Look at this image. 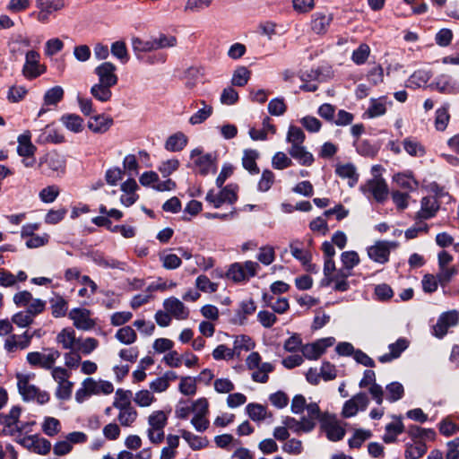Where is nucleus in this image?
Segmentation results:
<instances>
[{"mask_svg":"<svg viewBox=\"0 0 459 459\" xmlns=\"http://www.w3.org/2000/svg\"><path fill=\"white\" fill-rule=\"evenodd\" d=\"M16 378L19 393L25 402L36 401L42 405L49 401L50 395L47 391H42L30 384V375L17 374Z\"/></svg>","mask_w":459,"mask_h":459,"instance_id":"1","label":"nucleus"},{"mask_svg":"<svg viewBox=\"0 0 459 459\" xmlns=\"http://www.w3.org/2000/svg\"><path fill=\"white\" fill-rule=\"evenodd\" d=\"M66 160L64 155L56 152H49L39 158L38 167L41 174L52 177L64 174L65 171Z\"/></svg>","mask_w":459,"mask_h":459,"instance_id":"2","label":"nucleus"},{"mask_svg":"<svg viewBox=\"0 0 459 459\" xmlns=\"http://www.w3.org/2000/svg\"><path fill=\"white\" fill-rule=\"evenodd\" d=\"M259 268V264L254 261L234 263L230 265L226 272V277L236 283L247 281L256 274Z\"/></svg>","mask_w":459,"mask_h":459,"instance_id":"3","label":"nucleus"},{"mask_svg":"<svg viewBox=\"0 0 459 459\" xmlns=\"http://www.w3.org/2000/svg\"><path fill=\"white\" fill-rule=\"evenodd\" d=\"M70 372L62 367H56L51 371L53 379L57 383L55 395L58 400L66 401L71 398L74 383L69 380Z\"/></svg>","mask_w":459,"mask_h":459,"instance_id":"4","label":"nucleus"},{"mask_svg":"<svg viewBox=\"0 0 459 459\" xmlns=\"http://www.w3.org/2000/svg\"><path fill=\"white\" fill-rule=\"evenodd\" d=\"M168 423V415L163 411H155L148 417L147 435L150 441L159 444L164 439V428Z\"/></svg>","mask_w":459,"mask_h":459,"instance_id":"5","label":"nucleus"},{"mask_svg":"<svg viewBox=\"0 0 459 459\" xmlns=\"http://www.w3.org/2000/svg\"><path fill=\"white\" fill-rule=\"evenodd\" d=\"M360 191L368 199L372 197L377 203H384L388 196V186L380 177H374L359 186Z\"/></svg>","mask_w":459,"mask_h":459,"instance_id":"6","label":"nucleus"},{"mask_svg":"<svg viewBox=\"0 0 459 459\" xmlns=\"http://www.w3.org/2000/svg\"><path fill=\"white\" fill-rule=\"evenodd\" d=\"M190 159L193 160V168L202 176L210 172H216L215 157L212 153H203V150L195 148L190 152Z\"/></svg>","mask_w":459,"mask_h":459,"instance_id":"7","label":"nucleus"},{"mask_svg":"<svg viewBox=\"0 0 459 459\" xmlns=\"http://www.w3.org/2000/svg\"><path fill=\"white\" fill-rule=\"evenodd\" d=\"M237 185L230 184L223 187L218 194L213 190H210L205 197V200L211 204L214 208H220L224 204H234L238 200Z\"/></svg>","mask_w":459,"mask_h":459,"instance_id":"8","label":"nucleus"},{"mask_svg":"<svg viewBox=\"0 0 459 459\" xmlns=\"http://www.w3.org/2000/svg\"><path fill=\"white\" fill-rule=\"evenodd\" d=\"M61 353L56 349H48V353L31 351L27 354V361L32 367H38L44 369H53L56 359Z\"/></svg>","mask_w":459,"mask_h":459,"instance_id":"9","label":"nucleus"},{"mask_svg":"<svg viewBox=\"0 0 459 459\" xmlns=\"http://www.w3.org/2000/svg\"><path fill=\"white\" fill-rule=\"evenodd\" d=\"M40 55L36 50H30L25 55L22 74L29 80L36 79L47 71V67L39 63Z\"/></svg>","mask_w":459,"mask_h":459,"instance_id":"10","label":"nucleus"},{"mask_svg":"<svg viewBox=\"0 0 459 459\" xmlns=\"http://www.w3.org/2000/svg\"><path fill=\"white\" fill-rule=\"evenodd\" d=\"M64 0H36V7L39 12L36 14L37 20L41 23H48L50 16L57 11L65 8Z\"/></svg>","mask_w":459,"mask_h":459,"instance_id":"11","label":"nucleus"},{"mask_svg":"<svg viewBox=\"0 0 459 459\" xmlns=\"http://www.w3.org/2000/svg\"><path fill=\"white\" fill-rule=\"evenodd\" d=\"M334 342V337L322 338L312 343L303 345L301 347V352L306 359L315 360L319 359V357L325 353L326 349L333 346Z\"/></svg>","mask_w":459,"mask_h":459,"instance_id":"12","label":"nucleus"},{"mask_svg":"<svg viewBox=\"0 0 459 459\" xmlns=\"http://www.w3.org/2000/svg\"><path fill=\"white\" fill-rule=\"evenodd\" d=\"M459 323V315L455 310L442 313L436 325L433 326V334L441 339L448 332L450 327L457 325Z\"/></svg>","mask_w":459,"mask_h":459,"instance_id":"13","label":"nucleus"},{"mask_svg":"<svg viewBox=\"0 0 459 459\" xmlns=\"http://www.w3.org/2000/svg\"><path fill=\"white\" fill-rule=\"evenodd\" d=\"M18 442L28 450L41 455H48L51 449V443L39 435L23 437Z\"/></svg>","mask_w":459,"mask_h":459,"instance_id":"14","label":"nucleus"},{"mask_svg":"<svg viewBox=\"0 0 459 459\" xmlns=\"http://www.w3.org/2000/svg\"><path fill=\"white\" fill-rule=\"evenodd\" d=\"M368 404V398L366 393L359 392L346 401L342 407V415L344 418L355 416L359 411H365Z\"/></svg>","mask_w":459,"mask_h":459,"instance_id":"15","label":"nucleus"},{"mask_svg":"<svg viewBox=\"0 0 459 459\" xmlns=\"http://www.w3.org/2000/svg\"><path fill=\"white\" fill-rule=\"evenodd\" d=\"M395 247V242L377 241L373 246L368 247V255L376 263L385 264L389 260L391 248Z\"/></svg>","mask_w":459,"mask_h":459,"instance_id":"16","label":"nucleus"},{"mask_svg":"<svg viewBox=\"0 0 459 459\" xmlns=\"http://www.w3.org/2000/svg\"><path fill=\"white\" fill-rule=\"evenodd\" d=\"M69 318L73 320L74 325L82 331H89L92 329L96 323L91 317V311L86 308H73L69 312Z\"/></svg>","mask_w":459,"mask_h":459,"instance_id":"17","label":"nucleus"},{"mask_svg":"<svg viewBox=\"0 0 459 459\" xmlns=\"http://www.w3.org/2000/svg\"><path fill=\"white\" fill-rule=\"evenodd\" d=\"M116 71L117 67L111 62H103L94 69V73L99 78V82L112 87L118 82Z\"/></svg>","mask_w":459,"mask_h":459,"instance_id":"18","label":"nucleus"},{"mask_svg":"<svg viewBox=\"0 0 459 459\" xmlns=\"http://www.w3.org/2000/svg\"><path fill=\"white\" fill-rule=\"evenodd\" d=\"M30 345V336L29 331L22 334H10L4 341V348L8 353L16 352L29 348Z\"/></svg>","mask_w":459,"mask_h":459,"instance_id":"19","label":"nucleus"},{"mask_svg":"<svg viewBox=\"0 0 459 459\" xmlns=\"http://www.w3.org/2000/svg\"><path fill=\"white\" fill-rule=\"evenodd\" d=\"M246 413L255 422L261 423L268 420L269 422L273 420V412L269 411L267 407L257 403H250L246 406Z\"/></svg>","mask_w":459,"mask_h":459,"instance_id":"20","label":"nucleus"},{"mask_svg":"<svg viewBox=\"0 0 459 459\" xmlns=\"http://www.w3.org/2000/svg\"><path fill=\"white\" fill-rule=\"evenodd\" d=\"M163 307L165 310L178 320L186 319L189 316V310L182 301L175 297H170L164 300Z\"/></svg>","mask_w":459,"mask_h":459,"instance_id":"21","label":"nucleus"},{"mask_svg":"<svg viewBox=\"0 0 459 459\" xmlns=\"http://www.w3.org/2000/svg\"><path fill=\"white\" fill-rule=\"evenodd\" d=\"M132 48L135 57L139 61L144 60V55L149 52L155 51V44L153 37L150 39H142L139 37H134L132 39Z\"/></svg>","mask_w":459,"mask_h":459,"instance_id":"22","label":"nucleus"},{"mask_svg":"<svg viewBox=\"0 0 459 459\" xmlns=\"http://www.w3.org/2000/svg\"><path fill=\"white\" fill-rule=\"evenodd\" d=\"M282 424L296 434H299L300 432L308 433L312 431L316 425V423H313L310 419H303L302 417L300 420H298L290 416H286L282 419Z\"/></svg>","mask_w":459,"mask_h":459,"instance_id":"23","label":"nucleus"},{"mask_svg":"<svg viewBox=\"0 0 459 459\" xmlns=\"http://www.w3.org/2000/svg\"><path fill=\"white\" fill-rule=\"evenodd\" d=\"M439 209V204L434 196H425L420 201V210L417 212L416 218L429 220L433 218Z\"/></svg>","mask_w":459,"mask_h":459,"instance_id":"24","label":"nucleus"},{"mask_svg":"<svg viewBox=\"0 0 459 459\" xmlns=\"http://www.w3.org/2000/svg\"><path fill=\"white\" fill-rule=\"evenodd\" d=\"M430 87L436 88L439 92L446 94L457 93L459 91V83L446 74L437 76Z\"/></svg>","mask_w":459,"mask_h":459,"instance_id":"25","label":"nucleus"},{"mask_svg":"<svg viewBox=\"0 0 459 459\" xmlns=\"http://www.w3.org/2000/svg\"><path fill=\"white\" fill-rule=\"evenodd\" d=\"M288 152L301 166H311L315 160L313 154L303 144L290 146Z\"/></svg>","mask_w":459,"mask_h":459,"instance_id":"26","label":"nucleus"},{"mask_svg":"<svg viewBox=\"0 0 459 459\" xmlns=\"http://www.w3.org/2000/svg\"><path fill=\"white\" fill-rule=\"evenodd\" d=\"M333 21V14L317 12L312 15L311 29L316 34H325Z\"/></svg>","mask_w":459,"mask_h":459,"instance_id":"27","label":"nucleus"},{"mask_svg":"<svg viewBox=\"0 0 459 459\" xmlns=\"http://www.w3.org/2000/svg\"><path fill=\"white\" fill-rule=\"evenodd\" d=\"M113 118L105 115H97L90 118L88 127L95 134L106 133L113 125Z\"/></svg>","mask_w":459,"mask_h":459,"instance_id":"28","label":"nucleus"},{"mask_svg":"<svg viewBox=\"0 0 459 459\" xmlns=\"http://www.w3.org/2000/svg\"><path fill=\"white\" fill-rule=\"evenodd\" d=\"M290 251L292 256L299 260L303 265L311 266V254L304 248L302 241L299 239L292 240L290 243Z\"/></svg>","mask_w":459,"mask_h":459,"instance_id":"29","label":"nucleus"},{"mask_svg":"<svg viewBox=\"0 0 459 459\" xmlns=\"http://www.w3.org/2000/svg\"><path fill=\"white\" fill-rule=\"evenodd\" d=\"M386 112V98L370 99L369 106L365 111L363 117L374 118L385 115Z\"/></svg>","mask_w":459,"mask_h":459,"instance_id":"30","label":"nucleus"},{"mask_svg":"<svg viewBox=\"0 0 459 459\" xmlns=\"http://www.w3.org/2000/svg\"><path fill=\"white\" fill-rule=\"evenodd\" d=\"M335 173L341 178H347L350 186H354L358 180L359 175L356 171V168L351 163L340 164L335 168Z\"/></svg>","mask_w":459,"mask_h":459,"instance_id":"31","label":"nucleus"},{"mask_svg":"<svg viewBox=\"0 0 459 459\" xmlns=\"http://www.w3.org/2000/svg\"><path fill=\"white\" fill-rule=\"evenodd\" d=\"M21 416V408L13 406L6 414L0 415V424L9 429L10 433L13 434L18 426L19 418Z\"/></svg>","mask_w":459,"mask_h":459,"instance_id":"32","label":"nucleus"},{"mask_svg":"<svg viewBox=\"0 0 459 459\" xmlns=\"http://www.w3.org/2000/svg\"><path fill=\"white\" fill-rule=\"evenodd\" d=\"M60 121L67 130L74 134L83 130V119L77 114H64Z\"/></svg>","mask_w":459,"mask_h":459,"instance_id":"33","label":"nucleus"},{"mask_svg":"<svg viewBox=\"0 0 459 459\" xmlns=\"http://www.w3.org/2000/svg\"><path fill=\"white\" fill-rule=\"evenodd\" d=\"M412 441V443L406 444L404 456L407 459H419L426 454L428 446L422 440Z\"/></svg>","mask_w":459,"mask_h":459,"instance_id":"34","label":"nucleus"},{"mask_svg":"<svg viewBox=\"0 0 459 459\" xmlns=\"http://www.w3.org/2000/svg\"><path fill=\"white\" fill-rule=\"evenodd\" d=\"M385 432L383 436V441L385 444H391L396 441L397 436L404 431V425L399 419L396 421L390 422L385 426Z\"/></svg>","mask_w":459,"mask_h":459,"instance_id":"35","label":"nucleus"},{"mask_svg":"<svg viewBox=\"0 0 459 459\" xmlns=\"http://www.w3.org/2000/svg\"><path fill=\"white\" fill-rule=\"evenodd\" d=\"M408 434L412 440L433 441L436 438V432L433 429H424L416 425H411L408 429Z\"/></svg>","mask_w":459,"mask_h":459,"instance_id":"36","label":"nucleus"},{"mask_svg":"<svg viewBox=\"0 0 459 459\" xmlns=\"http://www.w3.org/2000/svg\"><path fill=\"white\" fill-rule=\"evenodd\" d=\"M51 314L54 317H63L66 315L68 310L67 301L59 294H55L49 299Z\"/></svg>","mask_w":459,"mask_h":459,"instance_id":"37","label":"nucleus"},{"mask_svg":"<svg viewBox=\"0 0 459 459\" xmlns=\"http://www.w3.org/2000/svg\"><path fill=\"white\" fill-rule=\"evenodd\" d=\"M56 342L62 345L63 349L73 350L74 346L79 343L75 338V332L72 328H65L56 335Z\"/></svg>","mask_w":459,"mask_h":459,"instance_id":"38","label":"nucleus"},{"mask_svg":"<svg viewBox=\"0 0 459 459\" xmlns=\"http://www.w3.org/2000/svg\"><path fill=\"white\" fill-rule=\"evenodd\" d=\"M187 144V137L181 132L170 135L166 143L165 149L169 152H180Z\"/></svg>","mask_w":459,"mask_h":459,"instance_id":"39","label":"nucleus"},{"mask_svg":"<svg viewBox=\"0 0 459 459\" xmlns=\"http://www.w3.org/2000/svg\"><path fill=\"white\" fill-rule=\"evenodd\" d=\"M117 420L123 427H131L138 417L137 411L133 406L117 408Z\"/></svg>","mask_w":459,"mask_h":459,"instance_id":"40","label":"nucleus"},{"mask_svg":"<svg viewBox=\"0 0 459 459\" xmlns=\"http://www.w3.org/2000/svg\"><path fill=\"white\" fill-rule=\"evenodd\" d=\"M258 152L255 150H245L242 158L243 167L252 175L259 173V168L256 164V159L258 158Z\"/></svg>","mask_w":459,"mask_h":459,"instance_id":"41","label":"nucleus"},{"mask_svg":"<svg viewBox=\"0 0 459 459\" xmlns=\"http://www.w3.org/2000/svg\"><path fill=\"white\" fill-rule=\"evenodd\" d=\"M264 300L267 307H270L274 312L283 314L289 309V302L285 298H277L264 294Z\"/></svg>","mask_w":459,"mask_h":459,"instance_id":"42","label":"nucleus"},{"mask_svg":"<svg viewBox=\"0 0 459 459\" xmlns=\"http://www.w3.org/2000/svg\"><path fill=\"white\" fill-rule=\"evenodd\" d=\"M111 87L103 83H95L91 88V94L94 99L100 102H107L111 99Z\"/></svg>","mask_w":459,"mask_h":459,"instance_id":"43","label":"nucleus"},{"mask_svg":"<svg viewBox=\"0 0 459 459\" xmlns=\"http://www.w3.org/2000/svg\"><path fill=\"white\" fill-rule=\"evenodd\" d=\"M430 78L431 74L429 72L425 70H417L408 79L407 87L413 89L420 88L425 85Z\"/></svg>","mask_w":459,"mask_h":459,"instance_id":"44","label":"nucleus"},{"mask_svg":"<svg viewBox=\"0 0 459 459\" xmlns=\"http://www.w3.org/2000/svg\"><path fill=\"white\" fill-rule=\"evenodd\" d=\"M324 428L327 438L333 442L342 440L345 436L344 428L337 422L326 423Z\"/></svg>","mask_w":459,"mask_h":459,"instance_id":"45","label":"nucleus"},{"mask_svg":"<svg viewBox=\"0 0 459 459\" xmlns=\"http://www.w3.org/2000/svg\"><path fill=\"white\" fill-rule=\"evenodd\" d=\"M181 437L187 442L194 450H199L205 447L208 444L206 438L196 436L188 430H180Z\"/></svg>","mask_w":459,"mask_h":459,"instance_id":"46","label":"nucleus"},{"mask_svg":"<svg viewBox=\"0 0 459 459\" xmlns=\"http://www.w3.org/2000/svg\"><path fill=\"white\" fill-rule=\"evenodd\" d=\"M115 337L121 343L126 344V345H130V344H133L136 341L137 334H136L135 331L131 326L126 325V326H123V327L119 328L117 331Z\"/></svg>","mask_w":459,"mask_h":459,"instance_id":"47","label":"nucleus"},{"mask_svg":"<svg viewBox=\"0 0 459 459\" xmlns=\"http://www.w3.org/2000/svg\"><path fill=\"white\" fill-rule=\"evenodd\" d=\"M394 181L397 186L408 191H414L418 188V182L413 178L411 174L398 173L394 177Z\"/></svg>","mask_w":459,"mask_h":459,"instance_id":"48","label":"nucleus"},{"mask_svg":"<svg viewBox=\"0 0 459 459\" xmlns=\"http://www.w3.org/2000/svg\"><path fill=\"white\" fill-rule=\"evenodd\" d=\"M448 108L449 105L446 103L436 110L435 127L437 131H444L448 125L450 119Z\"/></svg>","mask_w":459,"mask_h":459,"instance_id":"49","label":"nucleus"},{"mask_svg":"<svg viewBox=\"0 0 459 459\" xmlns=\"http://www.w3.org/2000/svg\"><path fill=\"white\" fill-rule=\"evenodd\" d=\"M110 53L117 58L122 64L129 61V54L125 41L117 40L111 44Z\"/></svg>","mask_w":459,"mask_h":459,"instance_id":"50","label":"nucleus"},{"mask_svg":"<svg viewBox=\"0 0 459 459\" xmlns=\"http://www.w3.org/2000/svg\"><path fill=\"white\" fill-rule=\"evenodd\" d=\"M64 89L61 86H55L48 89L44 94V104L47 106L56 105L64 98Z\"/></svg>","mask_w":459,"mask_h":459,"instance_id":"51","label":"nucleus"},{"mask_svg":"<svg viewBox=\"0 0 459 459\" xmlns=\"http://www.w3.org/2000/svg\"><path fill=\"white\" fill-rule=\"evenodd\" d=\"M386 400L394 403L403 398L404 388L399 382H392L385 387Z\"/></svg>","mask_w":459,"mask_h":459,"instance_id":"52","label":"nucleus"},{"mask_svg":"<svg viewBox=\"0 0 459 459\" xmlns=\"http://www.w3.org/2000/svg\"><path fill=\"white\" fill-rule=\"evenodd\" d=\"M306 135L301 128L296 126H290L286 136L287 143L293 145H301L305 142Z\"/></svg>","mask_w":459,"mask_h":459,"instance_id":"53","label":"nucleus"},{"mask_svg":"<svg viewBox=\"0 0 459 459\" xmlns=\"http://www.w3.org/2000/svg\"><path fill=\"white\" fill-rule=\"evenodd\" d=\"M273 369L274 367L271 363H262L261 366L257 368V370L252 373L251 378L253 381L257 383H266L269 379L268 374L273 371Z\"/></svg>","mask_w":459,"mask_h":459,"instance_id":"54","label":"nucleus"},{"mask_svg":"<svg viewBox=\"0 0 459 459\" xmlns=\"http://www.w3.org/2000/svg\"><path fill=\"white\" fill-rule=\"evenodd\" d=\"M403 149L405 152L414 157H422L425 154V148L416 140L406 138L403 140Z\"/></svg>","mask_w":459,"mask_h":459,"instance_id":"55","label":"nucleus"},{"mask_svg":"<svg viewBox=\"0 0 459 459\" xmlns=\"http://www.w3.org/2000/svg\"><path fill=\"white\" fill-rule=\"evenodd\" d=\"M372 437V432L368 429H357L353 436L348 440L351 448H359L361 445Z\"/></svg>","mask_w":459,"mask_h":459,"instance_id":"56","label":"nucleus"},{"mask_svg":"<svg viewBox=\"0 0 459 459\" xmlns=\"http://www.w3.org/2000/svg\"><path fill=\"white\" fill-rule=\"evenodd\" d=\"M212 112L213 108L211 105H204L190 117L189 123L193 126L202 124L212 116Z\"/></svg>","mask_w":459,"mask_h":459,"instance_id":"57","label":"nucleus"},{"mask_svg":"<svg viewBox=\"0 0 459 459\" xmlns=\"http://www.w3.org/2000/svg\"><path fill=\"white\" fill-rule=\"evenodd\" d=\"M250 74V71L246 66H238L234 71L231 83L235 86L243 87L247 83Z\"/></svg>","mask_w":459,"mask_h":459,"instance_id":"58","label":"nucleus"},{"mask_svg":"<svg viewBox=\"0 0 459 459\" xmlns=\"http://www.w3.org/2000/svg\"><path fill=\"white\" fill-rule=\"evenodd\" d=\"M132 395H133V394L130 390H124L122 388H118L116 391V397H115V401L113 403V406L116 409L132 406V404H131Z\"/></svg>","mask_w":459,"mask_h":459,"instance_id":"59","label":"nucleus"},{"mask_svg":"<svg viewBox=\"0 0 459 459\" xmlns=\"http://www.w3.org/2000/svg\"><path fill=\"white\" fill-rule=\"evenodd\" d=\"M256 306L253 299L243 300L240 303L239 309L237 312L240 324H243L247 319V316H250L255 312Z\"/></svg>","mask_w":459,"mask_h":459,"instance_id":"60","label":"nucleus"},{"mask_svg":"<svg viewBox=\"0 0 459 459\" xmlns=\"http://www.w3.org/2000/svg\"><path fill=\"white\" fill-rule=\"evenodd\" d=\"M354 144L358 153L365 157H374L378 152V148L368 140L355 142Z\"/></svg>","mask_w":459,"mask_h":459,"instance_id":"61","label":"nucleus"},{"mask_svg":"<svg viewBox=\"0 0 459 459\" xmlns=\"http://www.w3.org/2000/svg\"><path fill=\"white\" fill-rule=\"evenodd\" d=\"M370 48L368 45L362 43L355 50H353L351 55V60L356 65H363L368 60Z\"/></svg>","mask_w":459,"mask_h":459,"instance_id":"62","label":"nucleus"},{"mask_svg":"<svg viewBox=\"0 0 459 459\" xmlns=\"http://www.w3.org/2000/svg\"><path fill=\"white\" fill-rule=\"evenodd\" d=\"M60 421L53 417H46L42 423V430L48 437H54L60 431Z\"/></svg>","mask_w":459,"mask_h":459,"instance_id":"63","label":"nucleus"},{"mask_svg":"<svg viewBox=\"0 0 459 459\" xmlns=\"http://www.w3.org/2000/svg\"><path fill=\"white\" fill-rule=\"evenodd\" d=\"M160 260L162 266L167 270H175L180 267L182 264L180 257L175 254L162 253L160 255Z\"/></svg>","mask_w":459,"mask_h":459,"instance_id":"64","label":"nucleus"}]
</instances>
